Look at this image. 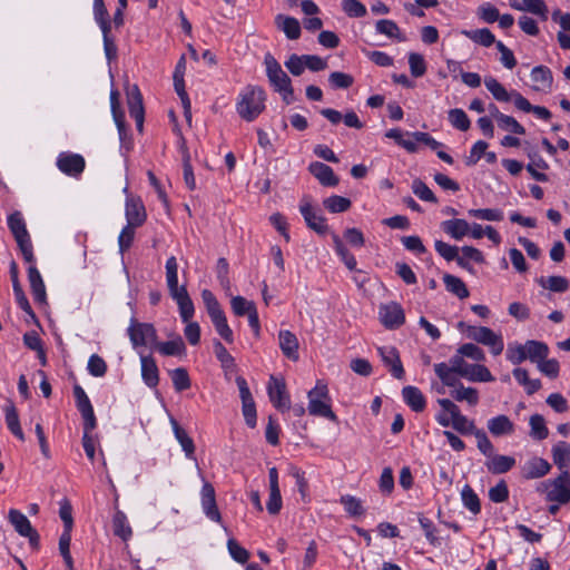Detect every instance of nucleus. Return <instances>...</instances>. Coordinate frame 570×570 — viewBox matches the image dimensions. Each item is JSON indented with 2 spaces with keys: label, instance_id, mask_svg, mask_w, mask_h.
I'll list each match as a JSON object with an SVG mask.
<instances>
[{
  "label": "nucleus",
  "instance_id": "obj_1",
  "mask_svg": "<svg viewBox=\"0 0 570 570\" xmlns=\"http://www.w3.org/2000/svg\"><path fill=\"white\" fill-rule=\"evenodd\" d=\"M266 92L259 86L247 85L238 94L236 111L245 121H254L265 110Z\"/></svg>",
  "mask_w": 570,
  "mask_h": 570
},
{
  "label": "nucleus",
  "instance_id": "obj_2",
  "mask_svg": "<svg viewBox=\"0 0 570 570\" xmlns=\"http://www.w3.org/2000/svg\"><path fill=\"white\" fill-rule=\"evenodd\" d=\"M307 410L311 415L337 422V416L332 410L327 385L323 381H317L316 385L307 393Z\"/></svg>",
  "mask_w": 570,
  "mask_h": 570
},
{
  "label": "nucleus",
  "instance_id": "obj_3",
  "mask_svg": "<svg viewBox=\"0 0 570 570\" xmlns=\"http://www.w3.org/2000/svg\"><path fill=\"white\" fill-rule=\"evenodd\" d=\"M264 65L266 68V76L275 91L282 95L283 100L286 104H291L294 91L289 77L283 71L278 61L271 53L265 55Z\"/></svg>",
  "mask_w": 570,
  "mask_h": 570
},
{
  "label": "nucleus",
  "instance_id": "obj_4",
  "mask_svg": "<svg viewBox=\"0 0 570 570\" xmlns=\"http://www.w3.org/2000/svg\"><path fill=\"white\" fill-rule=\"evenodd\" d=\"M537 491L546 494V499L559 504H566L570 501V472L560 473L553 480L541 482Z\"/></svg>",
  "mask_w": 570,
  "mask_h": 570
},
{
  "label": "nucleus",
  "instance_id": "obj_5",
  "mask_svg": "<svg viewBox=\"0 0 570 570\" xmlns=\"http://www.w3.org/2000/svg\"><path fill=\"white\" fill-rule=\"evenodd\" d=\"M8 227L27 263L35 262L33 246L22 216H8Z\"/></svg>",
  "mask_w": 570,
  "mask_h": 570
},
{
  "label": "nucleus",
  "instance_id": "obj_6",
  "mask_svg": "<svg viewBox=\"0 0 570 570\" xmlns=\"http://www.w3.org/2000/svg\"><path fill=\"white\" fill-rule=\"evenodd\" d=\"M438 404L450 412L452 428L461 434H474L479 429L474 422L461 413L460 407L450 399H439Z\"/></svg>",
  "mask_w": 570,
  "mask_h": 570
},
{
  "label": "nucleus",
  "instance_id": "obj_7",
  "mask_svg": "<svg viewBox=\"0 0 570 570\" xmlns=\"http://www.w3.org/2000/svg\"><path fill=\"white\" fill-rule=\"evenodd\" d=\"M127 332L135 348L149 344L154 345L157 340L156 330L151 324L139 323L135 318H131Z\"/></svg>",
  "mask_w": 570,
  "mask_h": 570
},
{
  "label": "nucleus",
  "instance_id": "obj_8",
  "mask_svg": "<svg viewBox=\"0 0 570 570\" xmlns=\"http://www.w3.org/2000/svg\"><path fill=\"white\" fill-rule=\"evenodd\" d=\"M267 393L272 404L279 411L285 412L291 407V399L286 391V384L272 375L267 384Z\"/></svg>",
  "mask_w": 570,
  "mask_h": 570
},
{
  "label": "nucleus",
  "instance_id": "obj_9",
  "mask_svg": "<svg viewBox=\"0 0 570 570\" xmlns=\"http://www.w3.org/2000/svg\"><path fill=\"white\" fill-rule=\"evenodd\" d=\"M56 165L65 175L79 177L85 170L86 161L79 154L62 151L58 155Z\"/></svg>",
  "mask_w": 570,
  "mask_h": 570
},
{
  "label": "nucleus",
  "instance_id": "obj_10",
  "mask_svg": "<svg viewBox=\"0 0 570 570\" xmlns=\"http://www.w3.org/2000/svg\"><path fill=\"white\" fill-rule=\"evenodd\" d=\"M10 523L13 525L14 530L22 537L29 539L30 544L33 548H37L39 544V534L32 528L28 518L21 513L19 510L11 509L8 514Z\"/></svg>",
  "mask_w": 570,
  "mask_h": 570
},
{
  "label": "nucleus",
  "instance_id": "obj_11",
  "mask_svg": "<svg viewBox=\"0 0 570 570\" xmlns=\"http://www.w3.org/2000/svg\"><path fill=\"white\" fill-rule=\"evenodd\" d=\"M200 500L206 517L212 521L220 522L222 515L216 504L215 489L209 482H204L200 491Z\"/></svg>",
  "mask_w": 570,
  "mask_h": 570
},
{
  "label": "nucleus",
  "instance_id": "obj_12",
  "mask_svg": "<svg viewBox=\"0 0 570 570\" xmlns=\"http://www.w3.org/2000/svg\"><path fill=\"white\" fill-rule=\"evenodd\" d=\"M377 352L391 374L395 379L402 380L404 377V368L397 350L393 346H381L377 348Z\"/></svg>",
  "mask_w": 570,
  "mask_h": 570
},
{
  "label": "nucleus",
  "instance_id": "obj_13",
  "mask_svg": "<svg viewBox=\"0 0 570 570\" xmlns=\"http://www.w3.org/2000/svg\"><path fill=\"white\" fill-rule=\"evenodd\" d=\"M379 315L382 324L391 330L400 327L405 321L401 305L394 302L381 306Z\"/></svg>",
  "mask_w": 570,
  "mask_h": 570
},
{
  "label": "nucleus",
  "instance_id": "obj_14",
  "mask_svg": "<svg viewBox=\"0 0 570 570\" xmlns=\"http://www.w3.org/2000/svg\"><path fill=\"white\" fill-rule=\"evenodd\" d=\"M127 96L129 115L135 119L137 129L141 131L144 126V106L142 97L138 87L134 85L131 88H129Z\"/></svg>",
  "mask_w": 570,
  "mask_h": 570
},
{
  "label": "nucleus",
  "instance_id": "obj_15",
  "mask_svg": "<svg viewBox=\"0 0 570 570\" xmlns=\"http://www.w3.org/2000/svg\"><path fill=\"white\" fill-rule=\"evenodd\" d=\"M487 428L494 438L509 436L514 433V423L508 415L500 414L488 420Z\"/></svg>",
  "mask_w": 570,
  "mask_h": 570
},
{
  "label": "nucleus",
  "instance_id": "obj_16",
  "mask_svg": "<svg viewBox=\"0 0 570 570\" xmlns=\"http://www.w3.org/2000/svg\"><path fill=\"white\" fill-rule=\"evenodd\" d=\"M308 170L323 186L334 187L340 181L333 169L324 163L313 161Z\"/></svg>",
  "mask_w": 570,
  "mask_h": 570
},
{
  "label": "nucleus",
  "instance_id": "obj_17",
  "mask_svg": "<svg viewBox=\"0 0 570 570\" xmlns=\"http://www.w3.org/2000/svg\"><path fill=\"white\" fill-rule=\"evenodd\" d=\"M28 264H29L28 279L30 283V288H31L33 298L37 303L45 304L46 299H47V294H46V286L42 281V277L40 275V272L35 266V262L28 263Z\"/></svg>",
  "mask_w": 570,
  "mask_h": 570
},
{
  "label": "nucleus",
  "instance_id": "obj_18",
  "mask_svg": "<svg viewBox=\"0 0 570 570\" xmlns=\"http://www.w3.org/2000/svg\"><path fill=\"white\" fill-rule=\"evenodd\" d=\"M551 470L550 463L539 456L528 460L522 468V475L528 479H539L547 475Z\"/></svg>",
  "mask_w": 570,
  "mask_h": 570
},
{
  "label": "nucleus",
  "instance_id": "obj_19",
  "mask_svg": "<svg viewBox=\"0 0 570 570\" xmlns=\"http://www.w3.org/2000/svg\"><path fill=\"white\" fill-rule=\"evenodd\" d=\"M279 347L283 354L292 360H298V340L294 333L287 330L279 331L278 333Z\"/></svg>",
  "mask_w": 570,
  "mask_h": 570
},
{
  "label": "nucleus",
  "instance_id": "obj_20",
  "mask_svg": "<svg viewBox=\"0 0 570 570\" xmlns=\"http://www.w3.org/2000/svg\"><path fill=\"white\" fill-rule=\"evenodd\" d=\"M170 296L176 301L179 315L184 323H188L195 313V307L191 298L188 295V292L185 286H180V292L170 294Z\"/></svg>",
  "mask_w": 570,
  "mask_h": 570
},
{
  "label": "nucleus",
  "instance_id": "obj_21",
  "mask_svg": "<svg viewBox=\"0 0 570 570\" xmlns=\"http://www.w3.org/2000/svg\"><path fill=\"white\" fill-rule=\"evenodd\" d=\"M510 6L519 11H528L539 16L543 21L548 19V7L543 0H521V2L510 0Z\"/></svg>",
  "mask_w": 570,
  "mask_h": 570
},
{
  "label": "nucleus",
  "instance_id": "obj_22",
  "mask_svg": "<svg viewBox=\"0 0 570 570\" xmlns=\"http://www.w3.org/2000/svg\"><path fill=\"white\" fill-rule=\"evenodd\" d=\"M484 465L493 474H503L515 465V459L510 455L493 454L485 461Z\"/></svg>",
  "mask_w": 570,
  "mask_h": 570
},
{
  "label": "nucleus",
  "instance_id": "obj_23",
  "mask_svg": "<svg viewBox=\"0 0 570 570\" xmlns=\"http://www.w3.org/2000/svg\"><path fill=\"white\" fill-rule=\"evenodd\" d=\"M553 463L560 470V473L569 472L570 466V444L563 441L556 443L551 450Z\"/></svg>",
  "mask_w": 570,
  "mask_h": 570
},
{
  "label": "nucleus",
  "instance_id": "obj_24",
  "mask_svg": "<svg viewBox=\"0 0 570 570\" xmlns=\"http://www.w3.org/2000/svg\"><path fill=\"white\" fill-rule=\"evenodd\" d=\"M275 24L291 40H296L301 36V24L296 18L279 13L275 17Z\"/></svg>",
  "mask_w": 570,
  "mask_h": 570
},
{
  "label": "nucleus",
  "instance_id": "obj_25",
  "mask_svg": "<svg viewBox=\"0 0 570 570\" xmlns=\"http://www.w3.org/2000/svg\"><path fill=\"white\" fill-rule=\"evenodd\" d=\"M141 377L149 387H156L159 382V372L155 360L150 356H140Z\"/></svg>",
  "mask_w": 570,
  "mask_h": 570
},
{
  "label": "nucleus",
  "instance_id": "obj_26",
  "mask_svg": "<svg viewBox=\"0 0 570 570\" xmlns=\"http://www.w3.org/2000/svg\"><path fill=\"white\" fill-rule=\"evenodd\" d=\"M514 106L524 112H533L538 118L542 120H549L551 118V112L542 106H533L529 102L527 98H524L520 92H515L513 95Z\"/></svg>",
  "mask_w": 570,
  "mask_h": 570
},
{
  "label": "nucleus",
  "instance_id": "obj_27",
  "mask_svg": "<svg viewBox=\"0 0 570 570\" xmlns=\"http://www.w3.org/2000/svg\"><path fill=\"white\" fill-rule=\"evenodd\" d=\"M442 229L452 238L459 240L469 235L470 224L465 219L453 218L441 224Z\"/></svg>",
  "mask_w": 570,
  "mask_h": 570
},
{
  "label": "nucleus",
  "instance_id": "obj_28",
  "mask_svg": "<svg viewBox=\"0 0 570 570\" xmlns=\"http://www.w3.org/2000/svg\"><path fill=\"white\" fill-rule=\"evenodd\" d=\"M404 402L415 412H422L425 409V397L415 386H405L402 390Z\"/></svg>",
  "mask_w": 570,
  "mask_h": 570
},
{
  "label": "nucleus",
  "instance_id": "obj_29",
  "mask_svg": "<svg viewBox=\"0 0 570 570\" xmlns=\"http://www.w3.org/2000/svg\"><path fill=\"white\" fill-rule=\"evenodd\" d=\"M531 80L535 90H549L552 86L551 70L546 66L534 67L531 71Z\"/></svg>",
  "mask_w": 570,
  "mask_h": 570
},
{
  "label": "nucleus",
  "instance_id": "obj_30",
  "mask_svg": "<svg viewBox=\"0 0 570 570\" xmlns=\"http://www.w3.org/2000/svg\"><path fill=\"white\" fill-rule=\"evenodd\" d=\"M484 86L491 92L493 98L500 102L513 100V95L517 92L515 90L508 92L503 85L492 76H487L484 78Z\"/></svg>",
  "mask_w": 570,
  "mask_h": 570
},
{
  "label": "nucleus",
  "instance_id": "obj_31",
  "mask_svg": "<svg viewBox=\"0 0 570 570\" xmlns=\"http://www.w3.org/2000/svg\"><path fill=\"white\" fill-rule=\"evenodd\" d=\"M170 424L173 426V431L175 434L176 440L181 445L183 451L185 452L186 456L188 459H195L194 452H195V444L191 438L188 435V433L178 424V422L175 419H170Z\"/></svg>",
  "mask_w": 570,
  "mask_h": 570
},
{
  "label": "nucleus",
  "instance_id": "obj_32",
  "mask_svg": "<svg viewBox=\"0 0 570 570\" xmlns=\"http://www.w3.org/2000/svg\"><path fill=\"white\" fill-rule=\"evenodd\" d=\"M450 395L456 402H466L470 406L479 403V392L471 386H464L462 383L450 391Z\"/></svg>",
  "mask_w": 570,
  "mask_h": 570
},
{
  "label": "nucleus",
  "instance_id": "obj_33",
  "mask_svg": "<svg viewBox=\"0 0 570 570\" xmlns=\"http://www.w3.org/2000/svg\"><path fill=\"white\" fill-rule=\"evenodd\" d=\"M112 530L115 535L119 537L124 541H128L132 535V530L128 519L120 510H116L112 517Z\"/></svg>",
  "mask_w": 570,
  "mask_h": 570
},
{
  "label": "nucleus",
  "instance_id": "obj_34",
  "mask_svg": "<svg viewBox=\"0 0 570 570\" xmlns=\"http://www.w3.org/2000/svg\"><path fill=\"white\" fill-rule=\"evenodd\" d=\"M434 372L444 386L455 389L461 384L458 372L453 371L444 362L434 364Z\"/></svg>",
  "mask_w": 570,
  "mask_h": 570
},
{
  "label": "nucleus",
  "instance_id": "obj_35",
  "mask_svg": "<svg viewBox=\"0 0 570 570\" xmlns=\"http://www.w3.org/2000/svg\"><path fill=\"white\" fill-rule=\"evenodd\" d=\"M525 348L527 360L535 364L542 361V358H547L550 353L549 346L546 343L535 340L527 341Z\"/></svg>",
  "mask_w": 570,
  "mask_h": 570
},
{
  "label": "nucleus",
  "instance_id": "obj_36",
  "mask_svg": "<svg viewBox=\"0 0 570 570\" xmlns=\"http://www.w3.org/2000/svg\"><path fill=\"white\" fill-rule=\"evenodd\" d=\"M154 345L159 351V353L165 356L183 355L186 351L184 341L180 336H176L171 341L161 342V343H158L156 341V343Z\"/></svg>",
  "mask_w": 570,
  "mask_h": 570
},
{
  "label": "nucleus",
  "instance_id": "obj_37",
  "mask_svg": "<svg viewBox=\"0 0 570 570\" xmlns=\"http://www.w3.org/2000/svg\"><path fill=\"white\" fill-rule=\"evenodd\" d=\"M529 157L530 163L527 166L528 171L535 180L547 181V175L540 171L548 168V164L546 163V160L538 153H531L529 154Z\"/></svg>",
  "mask_w": 570,
  "mask_h": 570
},
{
  "label": "nucleus",
  "instance_id": "obj_38",
  "mask_svg": "<svg viewBox=\"0 0 570 570\" xmlns=\"http://www.w3.org/2000/svg\"><path fill=\"white\" fill-rule=\"evenodd\" d=\"M4 415L9 431L20 441H24V434L20 426L19 415L13 404H9L6 406Z\"/></svg>",
  "mask_w": 570,
  "mask_h": 570
},
{
  "label": "nucleus",
  "instance_id": "obj_39",
  "mask_svg": "<svg viewBox=\"0 0 570 570\" xmlns=\"http://www.w3.org/2000/svg\"><path fill=\"white\" fill-rule=\"evenodd\" d=\"M375 30L377 33L384 35L390 39L397 41H404L405 37L402 35L399 26L390 19H381L375 23Z\"/></svg>",
  "mask_w": 570,
  "mask_h": 570
},
{
  "label": "nucleus",
  "instance_id": "obj_40",
  "mask_svg": "<svg viewBox=\"0 0 570 570\" xmlns=\"http://www.w3.org/2000/svg\"><path fill=\"white\" fill-rule=\"evenodd\" d=\"M512 373L517 382L524 387L528 394L531 395L541 387L540 380L530 379L527 370L517 367Z\"/></svg>",
  "mask_w": 570,
  "mask_h": 570
},
{
  "label": "nucleus",
  "instance_id": "obj_41",
  "mask_svg": "<svg viewBox=\"0 0 570 570\" xmlns=\"http://www.w3.org/2000/svg\"><path fill=\"white\" fill-rule=\"evenodd\" d=\"M474 239H480L483 236H487L493 244L499 245L501 243V237L499 233L492 226H482L480 224H470L469 235Z\"/></svg>",
  "mask_w": 570,
  "mask_h": 570
},
{
  "label": "nucleus",
  "instance_id": "obj_42",
  "mask_svg": "<svg viewBox=\"0 0 570 570\" xmlns=\"http://www.w3.org/2000/svg\"><path fill=\"white\" fill-rule=\"evenodd\" d=\"M166 282L169 294L180 292L178 286V264L175 256H170L166 262Z\"/></svg>",
  "mask_w": 570,
  "mask_h": 570
},
{
  "label": "nucleus",
  "instance_id": "obj_43",
  "mask_svg": "<svg viewBox=\"0 0 570 570\" xmlns=\"http://www.w3.org/2000/svg\"><path fill=\"white\" fill-rule=\"evenodd\" d=\"M463 35L466 36L472 41H474L475 43H479L487 48L498 42L495 41L494 35L487 28L463 31Z\"/></svg>",
  "mask_w": 570,
  "mask_h": 570
},
{
  "label": "nucleus",
  "instance_id": "obj_44",
  "mask_svg": "<svg viewBox=\"0 0 570 570\" xmlns=\"http://www.w3.org/2000/svg\"><path fill=\"white\" fill-rule=\"evenodd\" d=\"M461 499L463 505L473 514H479L481 511L480 499L470 485H464L461 491Z\"/></svg>",
  "mask_w": 570,
  "mask_h": 570
},
{
  "label": "nucleus",
  "instance_id": "obj_45",
  "mask_svg": "<svg viewBox=\"0 0 570 570\" xmlns=\"http://www.w3.org/2000/svg\"><path fill=\"white\" fill-rule=\"evenodd\" d=\"M443 282L446 289L456 295L459 298H466L469 296V291L461 278L445 274L443 276Z\"/></svg>",
  "mask_w": 570,
  "mask_h": 570
},
{
  "label": "nucleus",
  "instance_id": "obj_46",
  "mask_svg": "<svg viewBox=\"0 0 570 570\" xmlns=\"http://www.w3.org/2000/svg\"><path fill=\"white\" fill-rule=\"evenodd\" d=\"M471 382H493L494 376L489 368L482 364H471L468 374L464 376Z\"/></svg>",
  "mask_w": 570,
  "mask_h": 570
},
{
  "label": "nucleus",
  "instance_id": "obj_47",
  "mask_svg": "<svg viewBox=\"0 0 570 570\" xmlns=\"http://www.w3.org/2000/svg\"><path fill=\"white\" fill-rule=\"evenodd\" d=\"M216 332L227 342L233 343L234 342V334L232 328L229 327L227 323V318L225 316V313L217 314L215 316L210 317Z\"/></svg>",
  "mask_w": 570,
  "mask_h": 570
},
{
  "label": "nucleus",
  "instance_id": "obj_48",
  "mask_svg": "<svg viewBox=\"0 0 570 570\" xmlns=\"http://www.w3.org/2000/svg\"><path fill=\"white\" fill-rule=\"evenodd\" d=\"M538 282L543 288L556 293H563L569 288V282L563 276L541 277Z\"/></svg>",
  "mask_w": 570,
  "mask_h": 570
},
{
  "label": "nucleus",
  "instance_id": "obj_49",
  "mask_svg": "<svg viewBox=\"0 0 570 570\" xmlns=\"http://www.w3.org/2000/svg\"><path fill=\"white\" fill-rule=\"evenodd\" d=\"M333 243L336 254L350 271L356 269V259L344 246L342 239L337 235H333Z\"/></svg>",
  "mask_w": 570,
  "mask_h": 570
},
{
  "label": "nucleus",
  "instance_id": "obj_50",
  "mask_svg": "<svg viewBox=\"0 0 570 570\" xmlns=\"http://www.w3.org/2000/svg\"><path fill=\"white\" fill-rule=\"evenodd\" d=\"M324 207L333 214L347 212L351 207V200L342 196H331L324 199Z\"/></svg>",
  "mask_w": 570,
  "mask_h": 570
},
{
  "label": "nucleus",
  "instance_id": "obj_51",
  "mask_svg": "<svg viewBox=\"0 0 570 570\" xmlns=\"http://www.w3.org/2000/svg\"><path fill=\"white\" fill-rule=\"evenodd\" d=\"M505 356H507V360L510 361L514 365L522 363L523 361L527 360L525 343L524 344H521L518 342L509 343Z\"/></svg>",
  "mask_w": 570,
  "mask_h": 570
},
{
  "label": "nucleus",
  "instance_id": "obj_52",
  "mask_svg": "<svg viewBox=\"0 0 570 570\" xmlns=\"http://www.w3.org/2000/svg\"><path fill=\"white\" fill-rule=\"evenodd\" d=\"M449 121L454 128L461 131H466L471 126L466 112L460 108H454L449 111Z\"/></svg>",
  "mask_w": 570,
  "mask_h": 570
},
{
  "label": "nucleus",
  "instance_id": "obj_53",
  "mask_svg": "<svg viewBox=\"0 0 570 570\" xmlns=\"http://www.w3.org/2000/svg\"><path fill=\"white\" fill-rule=\"evenodd\" d=\"M529 424L531 428L530 435L537 440H544L549 432L542 415L534 414L530 416Z\"/></svg>",
  "mask_w": 570,
  "mask_h": 570
},
{
  "label": "nucleus",
  "instance_id": "obj_54",
  "mask_svg": "<svg viewBox=\"0 0 570 570\" xmlns=\"http://www.w3.org/2000/svg\"><path fill=\"white\" fill-rule=\"evenodd\" d=\"M214 352L224 370H233L236 366L234 357L229 354L220 341H214Z\"/></svg>",
  "mask_w": 570,
  "mask_h": 570
},
{
  "label": "nucleus",
  "instance_id": "obj_55",
  "mask_svg": "<svg viewBox=\"0 0 570 570\" xmlns=\"http://www.w3.org/2000/svg\"><path fill=\"white\" fill-rule=\"evenodd\" d=\"M170 377L177 392L188 390L191 385L188 372L184 367H178L171 371Z\"/></svg>",
  "mask_w": 570,
  "mask_h": 570
},
{
  "label": "nucleus",
  "instance_id": "obj_56",
  "mask_svg": "<svg viewBox=\"0 0 570 570\" xmlns=\"http://www.w3.org/2000/svg\"><path fill=\"white\" fill-rule=\"evenodd\" d=\"M12 287H13L14 297H16V301H17V304L19 305V307L27 314L35 316L32 308L29 304V301L23 293V289L18 281L16 273L13 274V278H12Z\"/></svg>",
  "mask_w": 570,
  "mask_h": 570
},
{
  "label": "nucleus",
  "instance_id": "obj_57",
  "mask_svg": "<svg viewBox=\"0 0 570 570\" xmlns=\"http://www.w3.org/2000/svg\"><path fill=\"white\" fill-rule=\"evenodd\" d=\"M232 309L237 316L249 315L252 311L256 309L253 302L247 301L243 296H235L230 301Z\"/></svg>",
  "mask_w": 570,
  "mask_h": 570
},
{
  "label": "nucleus",
  "instance_id": "obj_58",
  "mask_svg": "<svg viewBox=\"0 0 570 570\" xmlns=\"http://www.w3.org/2000/svg\"><path fill=\"white\" fill-rule=\"evenodd\" d=\"M340 501L348 514H351L353 517H358L364 513V508H363L360 499H357L353 495L346 494V495L341 497Z\"/></svg>",
  "mask_w": 570,
  "mask_h": 570
},
{
  "label": "nucleus",
  "instance_id": "obj_59",
  "mask_svg": "<svg viewBox=\"0 0 570 570\" xmlns=\"http://www.w3.org/2000/svg\"><path fill=\"white\" fill-rule=\"evenodd\" d=\"M409 66L411 75L415 78L422 77L426 72V63L424 57L420 53H409Z\"/></svg>",
  "mask_w": 570,
  "mask_h": 570
},
{
  "label": "nucleus",
  "instance_id": "obj_60",
  "mask_svg": "<svg viewBox=\"0 0 570 570\" xmlns=\"http://www.w3.org/2000/svg\"><path fill=\"white\" fill-rule=\"evenodd\" d=\"M328 82L334 89H346L354 82V78L342 71H334L328 76Z\"/></svg>",
  "mask_w": 570,
  "mask_h": 570
},
{
  "label": "nucleus",
  "instance_id": "obj_61",
  "mask_svg": "<svg viewBox=\"0 0 570 570\" xmlns=\"http://www.w3.org/2000/svg\"><path fill=\"white\" fill-rule=\"evenodd\" d=\"M473 435L476 439V446L479 451L488 459H490L494 454V446L488 438L487 433L479 429L476 432H474Z\"/></svg>",
  "mask_w": 570,
  "mask_h": 570
},
{
  "label": "nucleus",
  "instance_id": "obj_62",
  "mask_svg": "<svg viewBox=\"0 0 570 570\" xmlns=\"http://www.w3.org/2000/svg\"><path fill=\"white\" fill-rule=\"evenodd\" d=\"M484 346H488L493 355H500L503 352L504 343L500 334L494 333L491 328L488 330L487 338L483 342Z\"/></svg>",
  "mask_w": 570,
  "mask_h": 570
},
{
  "label": "nucleus",
  "instance_id": "obj_63",
  "mask_svg": "<svg viewBox=\"0 0 570 570\" xmlns=\"http://www.w3.org/2000/svg\"><path fill=\"white\" fill-rule=\"evenodd\" d=\"M484 346H488L493 355H500L503 352L504 343L500 334L494 333L491 328L488 330L487 338L483 342Z\"/></svg>",
  "mask_w": 570,
  "mask_h": 570
},
{
  "label": "nucleus",
  "instance_id": "obj_64",
  "mask_svg": "<svg viewBox=\"0 0 570 570\" xmlns=\"http://www.w3.org/2000/svg\"><path fill=\"white\" fill-rule=\"evenodd\" d=\"M484 346H488L493 355H500L503 352L504 343L500 334L494 333L491 328L488 330L487 338L483 342Z\"/></svg>",
  "mask_w": 570,
  "mask_h": 570
}]
</instances>
